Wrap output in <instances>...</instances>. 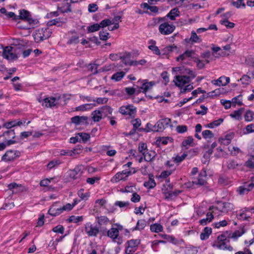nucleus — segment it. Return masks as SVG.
<instances>
[{"label": "nucleus", "instance_id": "obj_60", "mask_svg": "<svg viewBox=\"0 0 254 254\" xmlns=\"http://www.w3.org/2000/svg\"><path fill=\"white\" fill-rule=\"evenodd\" d=\"M242 95H239L237 97L233 98L232 99V102L233 104H234V106H236V104H237L239 105H242L243 104L242 102L241 101Z\"/></svg>", "mask_w": 254, "mask_h": 254}, {"label": "nucleus", "instance_id": "obj_7", "mask_svg": "<svg viewBox=\"0 0 254 254\" xmlns=\"http://www.w3.org/2000/svg\"><path fill=\"white\" fill-rule=\"evenodd\" d=\"M119 112L123 115H128L131 118H134L136 113V109L132 105H127L121 107Z\"/></svg>", "mask_w": 254, "mask_h": 254}, {"label": "nucleus", "instance_id": "obj_2", "mask_svg": "<svg viewBox=\"0 0 254 254\" xmlns=\"http://www.w3.org/2000/svg\"><path fill=\"white\" fill-rule=\"evenodd\" d=\"M166 17H157L153 19L155 24L160 23L158 30L159 32L164 35L172 33L175 29V26L173 24H170L166 21Z\"/></svg>", "mask_w": 254, "mask_h": 254}, {"label": "nucleus", "instance_id": "obj_26", "mask_svg": "<svg viewBox=\"0 0 254 254\" xmlns=\"http://www.w3.org/2000/svg\"><path fill=\"white\" fill-rule=\"evenodd\" d=\"M180 15V11L177 8H175L171 9L170 12L165 16L166 18H169L172 20H174L176 17L179 16Z\"/></svg>", "mask_w": 254, "mask_h": 254}, {"label": "nucleus", "instance_id": "obj_14", "mask_svg": "<svg viewBox=\"0 0 254 254\" xmlns=\"http://www.w3.org/2000/svg\"><path fill=\"white\" fill-rule=\"evenodd\" d=\"M254 188V183H245L243 186L238 188L237 191L240 195L247 194L250 191Z\"/></svg>", "mask_w": 254, "mask_h": 254}, {"label": "nucleus", "instance_id": "obj_48", "mask_svg": "<svg viewBox=\"0 0 254 254\" xmlns=\"http://www.w3.org/2000/svg\"><path fill=\"white\" fill-rule=\"evenodd\" d=\"M254 113L251 111H247L245 115V120L247 122H251L254 119Z\"/></svg>", "mask_w": 254, "mask_h": 254}, {"label": "nucleus", "instance_id": "obj_41", "mask_svg": "<svg viewBox=\"0 0 254 254\" xmlns=\"http://www.w3.org/2000/svg\"><path fill=\"white\" fill-rule=\"evenodd\" d=\"M83 220V217L82 216H74L72 215L69 217L68 219V221L69 222H73L75 223H77L79 222H81Z\"/></svg>", "mask_w": 254, "mask_h": 254}, {"label": "nucleus", "instance_id": "obj_52", "mask_svg": "<svg viewBox=\"0 0 254 254\" xmlns=\"http://www.w3.org/2000/svg\"><path fill=\"white\" fill-rule=\"evenodd\" d=\"M100 29L99 25L98 23L94 24L87 27L88 32H94L98 31Z\"/></svg>", "mask_w": 254, "mask_h": 254}, {"label": "nucleus", "instance_id": "obj_5", "mask_svg": "<svg viewBox=\"0 0 254 254\" xmlns=\"http://www.w3.org/2000/svg\"><path fill=\"white\" fill-rule=\"evenodd\" d=\"M51 33L48 28H39L33 34L34 40L39 43L50 37Z\"/></svg>", "mask_w": 254, "mask_h": 254}, {"label": "nucleus", "instance_id": "obj_18", "mask_svg": "<svg viewBox=\"0 0 254 254\" xmlns=\"http://www.w3.org/2000/svg\"><path fill=\"white\" fill-rule=\"evenodd\" d=\"M57 205L58 203H56L51 206L48 211V213L50 215L53 216H56L63 212L62 207H58Z\"/></svg>", "mask_w": 254, "mask_h": 254}, {"label": "nucleus", "instance_id": "obj_45", "mask_svg": "<svg viewBox=\"0 0 254 254\" xmlns=\"http://www.w3.org/2000/svg\"><path fill=\"white\" fill-rule=\"evenodd\" d=\"M243 109H241L237 111H235L233 114H231L230 116L232 118H235L238 120H240L241 119V116L243 113Z\"/></svg>", "mask_w": 254, "mask_h": 254}, {"label": "nucleus", "instance_id": "obj_27", "mask_svg": "<svg viewBox=\"0 0 254 254\" xmlns=\"http://www.w3.org/2000/svg\"><path fill=\"white\" fill-rule=\"evenodd\" d=\"M211 233L212 229L211 228L207 227H205L200 235V239L202 240L207 239Z\"/></svg>", "mask_w": 254, "mask_h": 254}, {"label": "nucleus", "instance_id": "obj_32", "mask_svg": "<svg viewBox=\"0 0 254 254\" xmlns=\"http://www.w3.org/2000/svg\"><path fill=\"white\" fill-rule=\"evenodd\" d=\"M127 179L126 177H124L121 172L117 173L111 179V182L113 183H117L120 181H125Z\"/></svg>", "mask_w": 254, "mask_h": 254}, {"label": "nucleus", "instance_id": "obj_49", "mask_svg": "<svg viewBox=\"0 0 254 254\" xmlns=\"http://www.w3.org/2000/svg\"><path fill=\"white\" fill-rule=\"evenodd\" d=\"M79 42V36L75 34L71 36L68 40L67 43L69 44H76Z\"/></svg>", "mask_w": 254, "mask_h": 254}, {"label": "nucleus", "instance_id": "obj_42", "mask_svg": "<svg viewBox=\"0 0 254 254\" xmlns=\"http://www.w3.org/2000/svg\"><path fill=\"white\" fill-rule=\"evenodd\" d=\"M156 184L155 180L153 178H149L148 181L145 182L144 186L148 189H153L156 186Z\"/></svg>", "mask_w": 254, "mask_h": 254}, {"label": "nucleus", "instance_id": "obj_46", "mask_svg": "<svg viewBox=\"0 0 254 254\" xmlns=\"http://www.w3.org/2000/svg\"><path fill=\"white\" fill-rule=\"evenodd\" d=\"M131 123L133 126L134 129L136 130L137 129L139 131H141L142 129L141 128H138V127L141 125V120L139 119H136L131 121Z\"/></svg>", "mask_w": 254, "mask_h": 254}, {"label": "nucleus", "instance_id": "obj_59", "mask_svg": "<svg viewBox=\"0 0 254 254\" xmlns=\"http://www.w3.org/2000/svg\"><path fill=\"white\" fill-rule=\"evenodd\" d=\"M188 127L185 125H179L176 127V130L179 133H183L186 132Z\"/></svg>", "mask_w": 254, "mask_h": 254}, {"label": "nucleus", "instance_id": "obj_54", "mask_svg": "<svg viewBox=\"0 0 254 254\" xmlns=\"http://www.w3.org/2000/svg\"><path fill=\"white\" fill-rule=\"evenodd\" d=\"M202 136L204 138H211L214 136L213 132L209 130H205L202 132Z\"/></svg>", "mask_w": 254, "mask_h": 254}, {"label": "nucleus", "instance_id": "obj_11", "mask_svg": "<svg viewBox=\"0 0 254 254\" xmlns=\"http://www.w3.org/2000/svg\"><path fill=\"white\" fill-rule=\"evenodd\" d=\"M60 97L58 99L54 97H48L44 99H39L38 101L41 103L42 106H45L46 107H52L58 104V101Z\"/></svg>", "mask_w": 254, "mask_h": 254}, {"label": "nucleus", "instance_id": "obj_40", "mask_svg": "<svg viewBox=\"0 0 254 254\" xmlns=\"http://www.w3.org/2000/svg\"><path fill=\"white\" fill-rule=\"evenodd\" d=\"M223 119L220 118L207 124L206 127L211 128H214L220 125L223 122Z\"/></svg>", "mask_w": 254, "mask_h": 254}, {"label": "nucleus", "instance_id": "obj_13", "mask_svg": "<svg viewBox=\"0 0 254 254\" xmlns=\"http://www.w3.org/2000/svg\"><path fill=\"white\" fill-rule=\"evenodd\" d=\"M234 132H228L226 133L224 136L220 137L218 139V141L221 144L228 145L231 143L232 140L234 138Z\"/></svg>", "mask_w": 254, "mask_h": 254}, {"label": "nucleus", "instance_id": "obj_58", "mask_svg": "<svg viewBox=\"0 0 254 254\" xmlns=\"http://www.w3.org/2000/svg\"><path fill=\"white\" fill-rule=\"evenodd\" d=\"M109 33L106 31H102L99 33L100 39L103 41H106L109 38Z\"/></svg>", "mask_w": 254, "mask_h": 254}, {"label": "nucleus", "instance_id": "obj_22", "mask_svg": "<svg viewBox=\"0 0 254 254\" xmlns=\"http://www.w3.org/2000/svg\"><path fill=\"white\" fill-rule=\"evenodd\" d=\"M68 0H64L61 6L58 7V9L62 13H67L71 11V5Z\"/></svg>", "mask_w": 254, "mask_h": 254}, {"label": "nucleus", "instance_id": "obj_3", "mask_svg": "<svg viewBox=\"0 0 254 254\" xmlns=\"http://www.w3.org/2000/svg\"><path fill=\"white\" fill-rule=\"evenodd\" d=\"M234 209V206L233 204L228 202H218L216 206H210L209 208V210L213 209L212 212L214 214L216 213V211L217 210L223 212L227 213L229 211H231Z\"/></svg>", "mask_w": 254, "mask_h": 254}, {"label": "nucleus", "instance_id": "obj_28", "mask_svg": "<svg viewBox=\"0 0 254 254\" xmlns=\"http://www.w3.org/2000/svg\"><path fill=\"white\" fill-rule=\"evenodd\" d=\"M92 119L94 122H98L102 119V113L99 110H96L92 113Z\"/></svg>", "mask_w": 254, "mask_h": 254}, {"label": "nucleus", "instance_id": "obj_15", "mask_svg": "<svg viewBox=\"0 0 254 254\" xmlns=\"http://www.w3.org/2000/svg\"><path fill=\"white\" fill-rule=\"evenodd\" d=\"M138 82L141 83L140 89L144 93L152 89V87L155 84V81H148L147 80H139Z\"/></svg>", "mask_w": 254, "mask_h": 254}, {"label": "nucleus", "instance_id": "obj_30", "mask_svg": "<svg viewBox=\"0 0 254 254\" xmlns=\"http://www.w3.org/2000/svg\"><path fill=\"white\" fill-rule=\"evenodd\" d=\"M99 110H100L102 116L107 117H109L112 114L113 111V109L108 106H103Z\"/></svg>", "mask_w": 254, "mask_h": 254}, {"label": "nucleus", "instance_id": "obj_57", "mask_svg": "<svg viewBox=\"0 0 254 254\" xmlns=\"http://www.w3.org/2000/svg\"><path fill=\"white\" fill-rule=\"evenodd\" d=\"M98 24L100 28H104L111 25V20L109 19H106L101 21Z\"/></svg>", "mask_w": 254, "mask_h": 254}, {"label": "nucleus", "instance_id": "obj_35", "mask_svg": "<svg viewBox=\"0 0 254 254\" xmlns=\"http://www.w3.org/2000/svg\"><path fill=\"white\" fill-rule=\"evenodd\" d=\"M96 219L99 225H107L110 220L106 216H101L96 217Z\"/></svg>", "mask_w": 254, "mask_h": 254}, {"label": "nucleus", "instance_id": "obj_31", "mask_svg": "<svg viewBox=\"0 0 254 254\" xmlns=\"http://www.w3.org/2000/svg\"><path fill=\"white\" fill-rule=\"evenodd\" d=\"M119 234L118 229L116 228H112L107 232V235L113 239H116Z\"/></svg>", "mask_w": 254, "mask_h": 254}, {"label": "nucleus", "instance_id": "obj_47", "mask_svg": "<svg viewBox=\"0 0 254 254\" xmlns=\"http://www.w3.org/2000/svg\"><path fill=\"white\" fill-rule=\"evenodd\" d=\"M251 77L250 75H244L240 79V80L243 84H249L251 81Z\"/></svg>", "mask_w": 254, "mask_h": 254}, {"label": "nucleus", "instance_id": "obj_21", "mask_svg": "<svg viewBox=\"0 0 254 254\" xmlns=\"http://www.w3.org/2000/svg\"><path fill=\"white\" fill-rule=\"evenodd\" d=\"M251 210L249 209V207H245L240 211V212L237 214V217L238 219L241 220H249L250 218V216L246 214L247 211H250Z\"/></svg>", "mask_w": 254, "mask_h": 254}, {"label": "nucleus", "instance_id": "obj_36", "mask_svg": "<svg viewBox=\"0 0 254 254\" xmlns=\"http://www.w3.org/2000/svg\"><path fill=\"white\" fill-rule=\"evenodd\" d=\"M193 138L191 136H189L182 142V145L183 147L188 148L189 146H193Z\"/></svg>", "mask_w": 254, "mask_h": 254}, {"label": "nucleus", "instance_id": "obj_6", "mask_svg": "<svg viewBox=\"0 0 254 254\" xmlns=\"http://www.w3.org/2000/svg\"><path fill=\"white\" fill-rule=\"evenodd\" d=\"M20 152L16 150H9L6 151L1 158V160L6 162L13 161L20 156Z\"/></svg>", "mask_w": 254, "mask_h": 254}, {"label": "nucleus", "instance_id": "obj_8", "mask_svg": "<svg viewBox=\"0 0 254 254\" xmlns=\"http://www.w3.org/2000/svg\"><path fill=\"white\" fill-rule=\"evenodd\" d=\"M170 123L171 120L169 118L160 119L155 124L154 129H156V132L162 131L169 126L171 127H173Z\"/></svg>", "mask_w": 254, "mask_h": 254}, {"label": "nucleus", "instance_id": "obj_64", "mask_svg": "<svg viewBox=\"0 0 254 254\" xmlns=\"http://www.w3.org/2000/svg\"><path fill=\"white\" fill-rule=\"evenodd\" d=\"M52 230L55 233H58L63 234L64 232V228L62 225H59L54 227Z\"/></svg>", "mask_w": 254, "mask_h": 254}, {"label": "nucleus", "instance_id": "obj_39", "mask_svg": "<svg viewBox=\"0 0 254 254\" xmlns=\"http://www.w3.org/2000/svg\"><path fill=\"white\" fill-rule=\"evenodd\" d=\"M129 54L124 55L123 57H120V59L122 60V63L125 65H133V64H131L133 61L129 60Z\"/></svg>", "mask_w": 254, "mask_h": 254}, {"label": "nucleus", "instance_id": "obj_23", "mask_svg": "<svg viewBox=\"0 0 254 254\" xmlns=\"http://www.w3.org/2000/svg\"><path fill=\"white\" fill-rule=\"evenodd\" d=\"M128 248L126 250V253L129 254L131 252V250H129V248H134L138 246L140 243V241L139 239H132L127 242Z\"/></svg>", "mask_w": 254, "mask_h": 254}, {"label": "nucleus", "instance_id": "obj_20", "mask_svg": "<svg viewBox=\"0 0 254 254\" xmlns=\"http://www.w3.org/2000/svg\"><path fill=\"white\" fill-rule=\"evenodd\" d=\"M185 41L187 43L193 44L194 43H200L201 42V39L196 35V33L194 31H192L190 38H186L185 39Z\"/></svg>", "mask_w": 254, "mask_h": 254}, {"label": "nucleus", "instance_id": "obj_33", "mask_svg": "<svg viewBox=\"0 0 254 254\" xmlns=\"http://www.w3.org/2000/svg\"><path fill=\"white\" fill-rule=\"evenodd\" d=\"M125 74L126 73L124 71L117 72L114 74L111 78L112 80H115V81H119L122 79Z\"/></svg>", "mask_w": 254, "mask_h": 254}, {"label": "nucleus", "instance_id": "obj_38", "mask_svg": "<svg viewBox=\"0 0 254 254\" xmlns=\"http://www.w3.org/2000/svg\"><path fill=\"white\" fill-rule=\"evenodd\" d=\"M163 227L158 223H154L150 226V230L153 232L158 233L163 231Z\"/></svg>", "mask_w": 254, "mask_h": 254}, {"label": "nucleus", "instance_id": "obj_4", "mask_svg": "<svg viewBox=\"0 0 254 254\" xmlns=\"http://www.w3.org/2000/svg\"><path fill=\"white\" fill-rule=\"evenodd\" d=\"M18 19H20L27 22L29 27H34L38 24V21L36 19L33 18L30 13L25 9L19 10V15L17 16Z\"/></svg>", "mask_w": 254, "mask_h": 254}, {"label": "nucleus", "instance_id": "obj_1", "mask_svg": "<svg viewBox=\"0 0 254 254\" xmlns=\"http://www.w3.org/2000/svg\"><path fill=\"white\" fill-rule=\"evenodd\" d=\"M182 73V75H176L174 80L175 85L181 88L195 77V73L190 69H185Z\"/></svg>", "mask_w": 254, "mask_h": 254}, {"label": "nucleus", "instance_id": "obj_17", "mask_svg": "<svg viewBox=\"0 0 254 254\" xmlns=\"http://www.w3.org/2000/svg\"><path fill=\"white\" fill-rule=\"evenodd\" d=\"M87 120L88 117L86 116H76L71 118V122L76 125L88 124Z\"/></svg>", "mask_w": 254, "mask_h": 254}, {"label": "nucleus", "instance_id": "obj_19", "mask_svg": "<svg viewBox=\"0 0 254 254\" xmlns=\"http://www.w3.org/2000/svg\"><path fill=\"white\" fill-rule=\"evenodd\" d=\"M230 79L228 77L221 76L217 80H213L212 82L218 86H225L230 82Z\"/></svg>", "mask_w": 254, "mask_h": 254}, {"label": "nucleus", "instance_id": "obj_37", "mask_svg": "<svg viewBox=\"0 0 254 254\" xmlns=\"http://www.w3.org/2000/svg\"><path fill=\"white\" fill-rule=\"evenodd\" d=\"M2 136L5 139H14L15 137V133L14 130L10 129L3 132Z\"/></svg>", "mask_w": 254, "mask_h": 254}, {"label": "nucleus", "instance_id": "obj_12", "mask_svg": "<svg viewBox=\"0 0 254 254\" xmlns=\"http://www.w3.org/2000/svg\"><path fill=\"white\" fill-rule=\"evenodd\" d=\"M206 173L205 171L201 172L198 178L192 182L193 185L197 187L205 186L206 184Z\"/></svg>", "mask_w": 254, "mask_h": 254}, {"label": "nucleus", "instance_id": "obj_55", "mask_svg": "<svg viewBox=\"0 0 254 254\" xmlns=\"http://www.w3.org/2000/svg\"><path fill=\"white\" fill-rule=\"evenodd\" d=\"M187 254H196L198 252V250L196 247L193 246H189L186 249Z\"/></svg>", "mask_w": 254, "mask_h": 254}, {"label": "nucleus", "instance_id": "obj_25", "mask_svg": "<svg viewBox=\"0 0 254 254\" xmlns=\"http://www.w3.org/2000/svg\"><path fill=\"white\" fill-rule=\"evenodd\" d=\"M156 155V153L154 151H147L145 153L143 156L144 160L147 162L152 161Z\"/></svg>", "mask_w": 254, "mask_h": 254}, {"label": "nucleus", "instance_id": "obj_9", "mask_svg": "<svg viewBox=\"0 0 254 254\" xmlns=\"http://www.w3.org/2000/svg\"><path fill=\"white\" fill-rule=\"evenodd\" d=\"M13 48L7 46L3 48V57L8 60H16L18 58V55L13 52Z\"/></svg>", "mask_w": 254, "mask_h": 254}, {"label": "nucleus", "instance_id": "obj_56", "mask_svg": "<svg viewBox=\"0 0 254 254\" xmlns=\"http://www.w3.org/2000/svg\"><path fill=\"white\" fill-rule=\"evenodd\" d=\"M129 204L130 203L128 201H117L115 202V205L120 207V208H127L128 207Z\"/></svg>", "mask_w": 254, "mask_h": 254}, {"label": "nucleus", "instance_id": "obj_63", "mask_svg": "<svg viewBox=\"0 0 254 254\" xmlns=\"http://www.w3.org/2000/svg\"><path fill=\"white\" fill-rule=\"evenodd\" d=\"M218 183L220 185L226 186L229 184V181L227 177L221 176L218 179Z\"/></svg>", "mask_w": 254, "mask_h": 254}, {"label": "nucleus", "instance_id": "obj_29", "mask_svg": "<svg viewBox=\"0 0 254 254\" xmlns=\"http://www.w3.org/2000/svg\"><path fill=\"white\" fill-rule=\"evenodd\" d=\"M214 218L213 215L211 212H208L206 214V217L199 220V223L202 225H205L208 223L210 222Z\"/></svg>", "mask_w": 254, "mask_h": 254}, {"label": "nucleus", "instance_id": "obj_51", "mask_svg": "<svg viewBox=\"0 0 254 254\" xmlns=\"http://www.w3.org/2000/svg\"><path fill=\"white\" fill-rule=\"evenodd\" d=\"M220 23L224 25L228 28H232L234 27L235 24L233 22L229 21L227 19H223L220 21Z\"/></svg>", "mask_w": 254, "mask_h": 254}, {"label": "nucleus", "instance_id": "obj_10", "mask_svg": "<svg viewBox=\"0 0 254 254\" xmlns=\"http://www.w3.org/2000/svg\"><path fill=\"white\" fill-rule=\"evenodd\" d=\"M85 231L89 237H96L99 232V229L98 227L88 222L85 224Z\"/></svg>", "mask_w": 254, "mask_h": 254}, {"label": "nucleus", "instance_id": "obj_43", "mask_svg": "<svg viewBox=\"0 0 254 254\" xmlns=\"http://www.w3.org/2000/svg\"><path fill=\"white\" fill-rule=\"evenodd\" d=\"M138 151L141 153L142 155L148 151L147 144L144 142H140L138 144Z\"/></svg>", "mask_w": 254, "mask_h": 254}, {"label": "nucleus", "instance_id": "obj_53", "mask_svg": "<svg viewBox=\"0 0 254 254\" xmlns=\"http://www.w3.org/2000/svg\"><path fill=\"white\" fill-rule=\"evenodd\" d=\"M83 189H81L78 191V195L82 200H86L89 197L90 194L88 192L84 193Z\"/></svg>", "mask_w": 254, "mask_h": 254}, {"label": "nucleus", "instance_id": "obj_34", "mask_svg": "<svg viewBox=\"0 0 254 254\" xmlns=\"http://www.w3.org/2000/svg\"><path fill=\"white\" fill-rule=\"evenodd\" d=\"M146 226V221L144 219L139 220L137 222L135 227L132 230H141L143 229Z\"/></svg>", "mask_w": 254, "mask_h": 254}, {"label": "nucleus", "instance_id": "obj_50", "mask_svg": "<svg viewBox=\"0 0 254 254\" xmlns=\"http://www.w3.org/2000/svg\"><path fill=\"white\" fill-rule=\"evenodd\" d=\"M98 65L96 64H90L88 66V69L90 70L93 74H95L98 73L97 68Z\"/></svg>", "mask_w": 254, "mask_h": 254}, {"label": "nucleus", "instance_id": "obj_16", "mask_svg": "<svg viewBox=\"0 0 254 254\" xmlns=\"http://www.w3.org/2000/svg\"><path fill=\"white\" fill-rule=\"evenodd\" d=\"M82 168L81 166H77L74 169L70 170L68 172L69 177L73 179L79 178L82 174Z\"/></svg>", "mask_w": 254, "mask_h": 254}, {"label": "nucleus", "instance_id": "obj_44", "mask_svg": "<svg viewBox=\"0 0 254 254\" xmlns=\"http://www.w3.org/2000/svg\"><path fill=\"white\" fill-rule=\"evenodd\" d=\"M239 164L234 160H229L227 163V167L229 169H235Z\"/></svg>", "mask_w": 254, "mask_h": 254}, {"label": "nucleus", "instance_id": "obj_24", "mask_svg": "<svg viewBox=\"0 0 254 254\" xmlns=\"http://www.w3.org/2000/svg\"><path fill=\"white\" fill-rule=\"evenodd\" d=\"M96 106V104H85L76 107L75 108V111H85L92 109Z\"/></svg>", "mask_w": 254, "mask_h": 254}, {"label": "nucleus", "instance_id": "obj_61", "mask_svg": "<svg viewBox=\"0 0 254 254\" xmlns=\"http://www.w3.org/2000/svg\"><path fill=\"white\" fill-rule=\"evenodd\" d=\"M245 130L246 131L244 132L245 134L254 132V124H252L247 126Z\"/></svg>", "mask_w": 254, "mask_h": 254}, {"label": "nucleus", "instance_id": "obj_62", "mask_svg": "<svg viewBox=\"0 0 254 254\" xmlns=\"http://www.w3.org/2000/svg\"><path fill=\"white\" fill-rule=\"evenodd\" d=\"M232 5L236 8H240L242 6L243 8L246 7V4L243 2V0H238L237 1H233Z\"/></svg>", "mask_w": 254, "mask_h": 254}]
</instances>
